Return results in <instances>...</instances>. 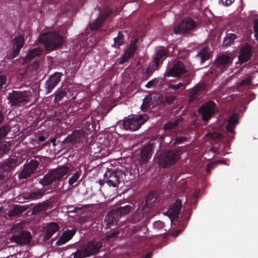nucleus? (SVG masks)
<instances>
[{"label":"nucleus","mask_w":258,"mask_h":258,"mask_svg":"<svg viewBox=\"0 0 258 258\" xmlns=\"http://www.w3.org/2000/svg\"><path fill=\"white\" fill-rule=\"evenodd\" d=\"M185 140L184 137H177L175 140L174 144H179Z\"/></svg>","instance_id":"obj_55"},{"label":"nucleus","mask_w":258,"mask_h":258,"mask_svg":"<svg viewBox=\"0 0 258 258\" xmlns=\"http://www.w3.org/2000/svg\"><path fill=\"white\" fill-rule=\"evenodd\" d=\"M41 51L38 48H34L29 51V52L25 57L24 61L27 62L33 59L35 56L41 54Z\"/></svg>","instance_id":"obj_34"},{"label":"nucleus","mask_w":258,"mask_h":258,"mask_svg":"<svg viewBox=\"0 0 258 258\" xmlns=\"http://www.w3.org/2000/svg\"><path fill=\"white\" fill-rule=\"evenodd\" d=\"M38 41L45 45L46 49L51 51L59 47L63 43L62 36L56 32H48L40 35Z\"/></svg>","instance_id":"obj_1"},{"label":"nucleus","mask_w":258,"mask_h":258,"mask_svg":"<svg viewBox=\"0 0 258 258\" xmlns=\"http://www.w3.org/2000/svg\"><path fill=\"white\" fill-rule=\"evenodd\" d=\"M182 208V204L179 200H176L172 205H171L167 212L169 217L171 219L178 218L180 210Z\"/></svg>","instance_id":"obj_25"},{"label":"nucleus","mask_w":258,"mask_h":258,"mask_svg":"<svg viewBox=\"0 0 258 258\" xmlns=\"http://www.w3.org/2000/svg\"><path fill=\"white\" fill-rule=\"evenodd\" d=\"M13 50L10 53L9 57L11 58H15L19 54L21 49L23 46L24 37L22 35L16 37L13 40Z\"/></svg>","instance_id":"obj_23"},{"label":"nucleus","mask_w":258,"mask_h":258,"mask_svg":"<svg viewBox=\"0 0 258 258\" xmlns=\"http://www.w3.org/2000/svg\"><path fill=\"white\" fill-rule=\"evenodd\" d=\"M176 97L172 95L166 96L165 97V101L166 103L170 104L172 103L175 100Z\"/></svg>","instance_id":"obj_49"},{"label":"nucleus","mask_w":258,"mask_h":258,"mask_svg":"<svg viewBox=\"0 0 258 258\" xmlns=\"http://www.w3.org/2000/svg\"><path fill=\"white\" fill-rule=\"evenodd\" d=\"M18 157L16 156L9 157L5 159L0 165V174L3 172H10L14 170L16 167L20 164Z\"/></svg>","instance_id":"obj_12"},{"label":"nucleus","mask_w":258,"mask_h":258,"mask_svg":"<svg viewBox=\"0 0 258 258\" xmlns=\"http://www.w3.org/2000/svg\"><path fill=\"white\" fill-rule=\"evenodd\" d=\"M148 119L149 117L146 114L134 116L133 117L125 118L122 125L126 130L136 131Z\"/></svg>","instance_id":"obj_7"},{"label":"nucleus","mask_w":258,"mask_h":258,"mask_svg":"<svg viewBox=\"0 0 258 258\" xmlns=\"http://www.w3.org/2000/svg\"><path fill=\"white\" fill-rule=\"evenodd\" d=\"M39 163L38 161L31 160L29 163L25 164L22 171L19 174V178L25 179L32 174L38 168Z\"/></svg>","instance_id":"obj_14"},{"label":"nucleus","mask_w":258,"mask_h":258,"mask_svg":"<svg viewBox=\"0 0 258 258\" xmlns=\"http://www.w3.org/2000/svg\"><path fill=\"white\" fill-rule=\"evenodd\" d=\"M67 111L63 109H59L54 113V116L56 117V120L60 122L62 120L66 119L67 118Z\"/></svg>","instance_id":"obj_38"},{"label":"nucleus","mask_w":258,"mask_h":258,"mask_svg":"<svg viewBox=\"0 0 258 258\" xmlns=\"http://www.w3.org/2000/svg\"><path fill=\"white\" fill-rule=\"evenodd\" d=\"M31 233L27 231H22L17 234L13 235L10 240L12 242H15L17 244H27L31 240Z\"/></svg>","instance_id":"obj_17"},{"label":"nucleus","mask_w":258,"mask_h":258,"mask_svg":"<svg viewBox=\"0 0 258 258\" xmlns=\"http://www.w3.org/2000/svg\"><path fill=\"white\" fill-rule=\"evenodd\" d=\"M60 227L55 222H51L47 224V225L44 228L45 229V236L44 238L46 240L49 239L52 236L58 231Z\"/></svg>","instance_id":"obj_28"},{"label":"nucleus","mask_w":258,"mask_h":258,"mask_svg":"<svg viewBox=\"0 0 258 258\" xmlns=\"http://www.w3.org/2000/svg\"><path fill=\"white\" fill-rule=\"evenodd\" d=\"M62 76V74L60 72H55L51 75L45 84V89L46 93H49L60 82V79Z\"/></svg>","instance_id":"obj_20"},{"label":"nucleus","mask_w":258,"mask_h":258,"mask_svg":"<svg viewBox=\"0 0 258 258\" xmlns=\"http://www.w3.org/2000/svg\"><path fill=\"white\" fill-rule=\"evenodd\" d=\"M125 43L124 35L121 32H119L117 36L114 38V43L112 47L119 48V47Z\"/></svg>","instance_id":"obj_33"},{"label":"nucleus","mask_w":258,"mask_h":258,"mask_svg":"<svg viewBox=\"0 0 258 258\" xmlns=\"http://www.w3.org/2000/svg\"><path fill=\"white\" fill-rule=\"evenodd\" d=\"M169 52L164 48L162 47L157 50L154 57V61L156 66H157L160 61L164 60L168 55Z\"/></svg>","instance_id":"obj_30"},{"label":"nucleus","mask_w":258,"mask_h":258,"mask_svg":"<svg viewBox=\"0 0 258 258\" xmlns=\"http://www.w3.org/2000/svg\"><path fill=\"white\" fill-rule=\"evenodd\" d=\"M81 174V171H77L74 175L69 178L68 183L70 185H72L75 182H76Z\"/></svg>","instance_id":"obj_44"},{"label":"nucleus","mask_w":258,"mask_h":258,"mask_svg":"<svg viewBox=\"0 0 258 258\" xmlns=\"http://www.w3.org/2000/svg\"><path fill=\"white\" fill-rule=\"evenodd\" d=\"M39 62L38 61H35L33 63H32L31 65V67L34 70H36L38 68Z\"/></svg>","instance_id":"obj_57"},{"label":"nucleus","mask_w":258,"mask_h":258,"mask_svg":"<svg viewBox=\"0 0 258 258\" xmlns=\"http://www.w3.org/2000/svg\"><path fill=\"white\" fill-rule=\"evenodd\" d=\"M153 146L151 144L145 146L140 152L138 157V162L141 165L146 164L151 158Z\"/></svg>","instance_id":"obj_16"},{"label":"nucleus","mask_w":258,"mask_h":258,"mask_svg":"<svg viewBox=\"0 0 258 258\" xmlns=\"http://www.w3.org/2000/svg\"><path fill=\"white\" fill-rule=\"evenodd\" d=\"M183 120V118L180 117L176 119L174 121H168L165 123L163 126V130L166 134H173L177 126Z\"/></svg>","instance_id":"obj_24"},{"label":"nucleus","mask_w":258,"mask_h":258,"mask_svg":"<svg viewBox=\"0 0 258 258\" xmlns=\"http://www.w3.org/2000/svg\"><path fill=\"white\" fill-rule=\"evenodd\" d=\"M45 140H46L45 138L43 136H39L38 137V141L40 142H44L45 141Z\"/></svg>","instance_id":"obj_60"},{"label":"nucleus","mask_w":258,"mask_h":258,"mask_svg":"<svg viewBox=\"0 0 258 258\" xmlns=\"http://www.w3.org/2000/svg\"><path fill=\"white\" fill-rule=\"evenodd\" d=\"M179 151L166 150L160 154L158 158V164L164 168H168L174 165L179 159Z\"/></svg>","instance_id":"obj_4"},{"label":"nucleus","mask_w":258,"mask_h":258,"mask_svg":"<svg viewBox=\"0 0 258 258\" xmlns=\"http://www.w3.org/2000/svg\"><path fill=\"white\" fill-rule=\"evenodd\" d=\"M152 73V70L150 68H148L145 72L147 76H150Z\"/></svg>","instance_id":"obj_58"},{"label":"nucleus","mask_w":258,"mask_h":258,"mask_svg":"<svg viewBox=\"0 0 258 258\" xmlns=\"http://www.w3.org/2000/svg\"><path fill=\"white\" fill-rule=\"evenodd\" d=\"M76 233L75 229H68L64 231L60 237L59 238L57 243L63 244L71 239Z\"/></svg>","instance_id":"obj_29"},{"label":"nucleus","mask_w":258,"mask_h":258,"mask_svg":"<svg viewBox=\"0 0 258 258\" xmlns=\"http://www.w3.org/2000/svg\"><path fill=\"white\" fill-rule=\"evenodd\" d=\"M252 55L251 48L249 45L243 47L239 52L238 59L241 63L248 61Z\"/></svg>","instance_id":"obj_26"},{"label":"nucleus","mask_w":258,"mask_h":258,"mask_svg":"<svg viewBox=\"0 0 258 258\" xmlns=\"http://www.w3.org/2000/svg\"><path fill=\"white\" fill-rule=\"evenodd\" d=\"M186 85L184 83H181L180 82L178 84L174 85V84H170L169 86V87L173 90H177L178 89H181V90H183L185 88Z\"/></svg>","instance_id":"obj_46"},{"label":"nucleus","mask_w":258,"mask_h":258,"mask_svg":"<svg viewBox=\"0 0 258 258\" xmlns=\"http://www.w3.org/2000/svg\"><path fill=\"white\" fill-rule=\"evenodd\" d=\"M153 195H149L145 203H143L142 208L139 209L132 215L130 218L131 222L135 223L142 219L144 216L147 214L150 209L155 206L154 202L155 199H154Z\"/></svg>","instance_id":"obj_5"},{"label":"nucleus","mask_w":258,"mask_h":258,"mask_svg":"<svg viewBox=\"0 0 258 258\" xmlns=\"http://www.w3.org/2000/svg\"><path fill=\"white\" fill-rule=\"evenodd\" d=\"M98 182L101 186L103 185L104 184V182H105V181L104 180V178L103 179V180L99 179L98 180Z\"/></svg>","instance_id":"obj_63"},{"label":"nucleus","mask_w":258,"mask_h":258,"mask_svg":"<svg viewBox=\"0 0 258 258\" xmlns=\"http://www.w3.org/2000/svg\"><path fill=\"white\" fill-rule=\"evenodd\" d=\"M119 218V216L115 210L113 209L107 213L105 218V220L106 222L107 225L111 224L113 225L114 223H117Z\"/></svg>","instance_id":"obj_32"},{"label":"nucleus","mask_w":258,"mask_h":258,"mask_svg":"<svg viewBox=\"0 0 258 258\" xmlns=\"http://www.w3.org/2000/svg\"><path fill=\"white\" fill-rule=\"evenodd\" d=\"M86 133L83 130H77L66 138L63 143L72 145L81 142L85 138Z\"/></svg>","instance_id":"obj_15"},{"label":"nucleus","mask_w":258,"mask_h":258,"mask_svg":"<svg viewBox=\"0 0 258 258\" xmlns=\"http://www.w3.org/2000/svg\"><path fill=\"white\" fill-rule=\"evenodd\" d=\"M133 209V206L131 205H125L115 209V211L120 217L121 215L128 214Z\"/></svg>","instance_id":"obj_35"},{"label":"nucleus","mask_w":258,"mask_h":258,"mask_svg":"<svg viewBox=\"0 0 258 258\" xmlns=\"http://www.w3.org/2000/svg\"><path fill=\"white\" fill-rule=\"evenodd\" d=\"M220 2L224 6H229L234 2V0H220Z\"/></svg>","instance_id":"obj_52"},{"label":"nucleus","mask_w":258,"mask_h":258,"mask_svg":"<svg viewBox=\"0 0 258 258\" xmlns=\"http://www.w3.org/2000/svg\"><path fill=\"white\" fill-rule=\"evenodd\" d=\"M198 56L200 57L201 61L204 62L209 58L210 54L206 48L202 49L198 54Z\"/></svg>","instance_id":"obj_42"},{"label":"nucleus","mask_w":258,"mask_h":258,"mask_svg":"<svg viewBox=\"0 0 258 258\" xmlns=\"http://www.w3.org/2000/svg\"><path fill=\"white\" fill-rule=\"evenodd\" d=\"M187 72L183 63L178 61L166 71L165 77H169L172 76L178 78L184 75Z\"/></svg>","instance_id":"obj_13"},{"label":"nucleus","mask_w":258,"mask_h":258,"mask_svg":"<svg viewBox=\"0 0 258 258\" xmlns=\"http://www.w3.org/2000/svg\"><path fill=\"white\" fill-rule=\"evenodd\" d=\"M119 234V232L118 231H114L110 233L107 237L108 239L114 238H115Z\"/></svg>","instance_id":"obj_54"},{"label":"nucleus","mask_w":258,"mask_h":258,"mask_svg":"<svg viewBox=\"0 0 258 258\" xmlns=\"http://www.w3.org/2000/svg\"><path fill=\"white\" fill-rule=\"evenodd\" d=\"M196 26V22L191 18H186L182 20L181 23L175 26L173 32L176 34H183L193 29Z\"/></svg>","instance_id":"obj_10"},{"label":"nucleus","mask_w":258,"mask_h":258,"mask_svg":"<svg viewBox=\"0 0 258 258\" xmlns=\"http://www.w3.org/2000/svg\"><path fill=\"white\" fill-rule=\"evenodd\" d=\"M71 88H60L57 89L54 93L55 97L54 101L55 103L58 104L59 102L61 101L63 98L68 95V93L69 92L71 93Z\"/></svg>","instance_id":"obj_31"},{"label":"nucleus","mask_w":258,"mask_h":258,"mask_svg":"<svg viewBox=\"0 0 258 258\" xmlns=\"http://www.w3.org/2000/svg\"><path fill=\"white\" fill-rule=\"evenodd\" d=\"M102 247V242L95 240L90 241L87 244L77 249L72 255L74 258H85L98 252Z\"/></svg>","instance_id":"obj_3"},{"label":"nucleus","mask_w":258,"mask_h":258,"mask_svg":"<svg viewBox=\"0 0 258 258\" xmlns=\"http://www.w3.org/2000/svg\"><path fill=\"white\" fill-rule=\"evenodd\" d=\"M50 203L49 202H43L41 203H39L35 206L32 210L33 213H37L41 211L46 210L50 205Z\"/></svg>","instance_id":"obj_37"},{"label":"nucleus","mask_w":258,"mask_h":258,"mask_svg":"<svg viewBox=\"0 0 258 258\" xmlns=\"http://www.w3.org/2000/svg\"><path fill=\"white\" fill-rule=\"evenodd\" d=\"M11 147V144L9 142L3 141L0 142V158L9 152Z\"/></svg>","instance_id":"obj_36"},{"label":"nucleus","mask_w":258,"mask_h":258,"mask_svg":"<svg viewBox=\"0 0 258 258\" xmlns=\"http://www.w3.org/2000/svg\"><path fill=\"white\" fill-rule=\"evenodd\" d=\"M105 111V109L103 106L98 107L95 111L93 113L92 115H90L88 116L84 120L83 122V127L88 131H89L91 128L93 130H95V121L96 120L94 119V117L96 114H99L100 116V118L99 119L97 120V121H99L100 119H103L104 116L108 113V111H107L105 114H103V112Z\"/></svg>","instance_id":"obj_8"},{"label":"nucleus","mask_w":258,"mask_h":258,"mask_svg":"<svg viewBox=\"0 0 258 258\" xmlns=\"http://www.w3.org/2000/svg\"><path fill=\"white\" fill-rule=\"evenodd\" d=\"M158 83V81L156 79H153L149 82L146 85V87L147 88H151L152 87H154L157 85Z\"/></svg>","instance_id":"obj_51"},{"label":"nucleus","mask_w":258,"mask_h":258,"mask_svg":"<svg viewBox=\"0 0 258 258\" xmlns=\"http://www.w3.org/2000/svg\"><path fill=\"white\" fill-rule=\"evenodd\" d=\"M253 30L256 39L258 41V19L255 20L253 22Z\"/></svg>","instance_id":"obj_50"},{"label":"nucleus","mask_w":258,"mask_h":258,"mask_svg":"<svg viewBox=\"0 0 258 258\" xmlns=\"http://www.w3.org/2000/svg\"><path fill=\"white\" fill-rule=\"evenodd\" d=\"M232 58L228 55L222 54L219 55L216 59L215 64L221 70L229 67L232 63Z\"/></svg>","instance_id":"obj_21"},{"label":"nucleus","mask_w":258,"mask_h":258,"mask_svg":"<svg viewBox=\"0 0 258 258\" xmlns=\"http://www.w3.org/2000/svg\"><path fill=\"white\" fill-rule=\"evenodd\" d=\"M151 97L147 96L143 100V102L142 105H141V109L142 110L145 111L148 108L151 107L152 104H151Z\"/></svg>","instance_id":"obj_40"},{"label":"nucleus","mask_w":258,"mask_h":258,"mask_svg":"<svg viewBox=\"0 0 258 258\" xmlns=\"http://www.w3.org/2000/svg\"><path fill=\"white\" fill-rule=\"evenodd\" d=\"M112 13V11L108 7H106L100 13L97 19L92 24L91 28L93 29H97L99 28L105 20L109 17Z\"/></svg>","instance_id":"obj_22"},{"label":"nucleus","mask_w":258,"mask_h":258,"mask_svg":"<svg viewBox=\"0 0 258 258\" xmlns=\"http://www.w3.org/2000/svg\"><path fill=\"white\" fill-rule=\"evenodd\" d=\"M82 58L80 57L79 56L77 55H75L74 58L73 59V64L74 66V70H78L82 63Z\"/></svg>","instance_id":"obj_45"},{"label":"nucleus","mask_w":258,"mask_h":258,"mask_svg":"<svg viewBox=\"0 0 258 258\" xmlns=\"http://www.w3.org/2000/svg\"><path fill=\"white\" fill-rule=\"evenodd\" d=\"M122 174L121 170L108 169L104 174V180L109 186L116 187L120 182Z\"/></svg>","instance_id":"obj_9"},{"label":"nucleus","mask_w":258,"mask_h":258,"mask_svg":"<svg viewBox=\"0 0 258 258\" xmlns=\"http://www.w3.org/2000/svg\"><path fill=\"white\" fill-rule=\"evenodd\" d=\"M56 139L55 138H53L50 140V142L52 143L53 146H55L56 145Z\"/></svg>","instance_id":"obj_62"},{"label":"nucleus","mask_w":258,"mask_h":258,"mask_svg":"<svg viewBox=\"0 0 258 258\" xmlns=\"http://www.w3.org/2000/svg\"><path fill=\"white\" fill-rule=\"evenodd\" d=\"M236 38V35L234 33L227 34L223 41V45L229 46Z\"/></svg>","instance_id":"obj_39"},{"label":"nucleus","mask_w":258,"mask_h":258,"mask_svg":"<svg viewBox=\"0 0 258 258\" xmlns=\"http://www.w3.org/2000/svg\"><path fill=\"white\" fill-rule=\"evenodd\" d=\"M6 77L5 76L0 75V91L3 88V85L6 82Z\"/></svg>","instance_id":"obj_53"},{"label":"nucleus","mask_w":258,"mask_h":258,"mask_svg":"<svg viewBox=\"0 0 258 258\" xmlns=\"http://www.w3.org/2000/svg\"><path fill=\"white\" fill-rule=\"evenodd\" d=\"M69 171L67 166L63 165L53 169L44 175L39 180V183L44 186L51 185L52 183L60 180Z\"/></svg>","instance_id":"obj_2"},{"label":"nucleus","mask_w":258,"mask_h":258,"mask_svg":"<svg viewBox=\"0 0 258 258\" xmlns=\"http://www.w3.org/2000/svg\"><path fill=\"white\" fill-rule=\"evenodd\" d=\"M205 89L203 84H198L193 88L189 90L188 102L191 103L195 100L200 99L203 96V92Z\"/></svg>","instance_id":"obj_19"},{"label":"nucleus","mask_w":258,"mask_h":258,"mask_svg":"<svg viewBox=\"0 0 258 258\" xmlns=\"http://www.w3.org/2000/svg\"><path fill=\"white\" fill-rule=\"evenodd\" d=\"M221 137V134L217 132H209L206 135V137L209 139H219Z\"/></svg>","instance_id":"obj_47"},{"label":"nucleus","mask_w":258,"mask_h":258,"mask_svg":"<svg viewBox=\"0 0 258 258\" xmlns=\"http://www.w3.org/2000/svg\"><path fill=\"white\" fill-rule=\"evenodd\" d=\"M45 189H37L30 192L18 197V200L20 203H24L25 200H36L41 199L45 194Z\"/></svg>","instance_id":"obj_18"},{"label":"nucleus","mask_w":258,"mask_h":258,"mask_svg":"<svg viewBox=\"0 0 258 258\" xmlns=\"http://www.w3.org/2000/svg\"><path fill=\"white\" fill-rule=\"evenodd\" d=\"M135 48L133 49L132 48H130L128 49L123 55L121 59V63L128 60L130 58L132 57L135 53Z\"/></svg>","instance_id":"obj_41"},{"label":"nucleus","mask_w":258,"mask_h":258,"mask_svg":"<svg viewBox=\"0 0 258 258\" xmlns=\"http://www.w3.org/2000/svg\"><path fill=\"white\" fill-rule=\"evenodd\" d=\"M152 254L151 252H149L147 253L145 256H144L143 258H151V257Z\"/></svg>","instance_id":"obj_64"},{"label":"nucleus","mask_w":258,"mask_h":258,"mask_svg":"<svg viewBox=\"0 0 258 258\" xmlns=\"http://www.w3.org/2000/svg\"><path fill=\"white\" fill-rule=\"evenodd\" d=\"M214 165V163H209L207 165L206 171L207 173L209 174L210 172V171L213 168Z\"/></svg>","instance_id":"obj_56"},{"label":"nucleus","mask_w":258,"mask_h":258,"mask_svg":"<svg viewBox=\"0 0 258 258\" xmlns=\"http://www.w3.org/2000/svg\"><path fill=\"white\" fill-rule=\"evenodd\" d=\"M10 129V126L7 124L0 127V140L8 135Z\"/></svg>","instance_id":"obj_43"},{"label":"nucleus","mask_w":258,"mask_h":258,"mask_svg":"<svg viewBox=\"0 0 258 258\" xmlns=\"http://www.w3.org/2000/svg\"><path fill=\"white\" fill-rule=\"evenodd\" d=\"M251 83V79L250 77H248L244 79H243L239 83V86H243L245 85H249Z\"/></svg>","instance_id":"obj_48"},{"label":"nucleus","mask_w":258,"mask_h":258,"mask_svg":"<svg viewBox=\"0 0 258 258\" xmlns=\"http://www.w3.org/2000/svg\"><path fill=\"white\" fill-rule=\"evenodd\" d=\"M4 119V114L1 110H0V123H1Z\"/></svg>","instance_id":"obj_61"},{"label":"nucleus","mask_w":258,"mask_h":258,"mask_svg":"<svg viewBox=\"0 0 258 258\" xmlns=\"http://www.w3.org/2000/svg\"><path fill=\"white\" fill-rule=\"evenodd\" d=\"M8 99L12 106H21L29 102L30 92L27 91H13L9 94Z\"/></svg>","instance_id":"obj_6"},{"label":"nucleus","mask_w":258,"mask_h":258,"mask_svg":"<svg viewBox=\"0 0 258 258\" xmlns=\"http://www.w3.org/2000/svg\"><path fill=\"white\" fill-rule=\"evenodd\" d=\"M239 115L237 113H233L228 120V124L226 125L227 132L230 134L235 133L234 129L238 123Z\"/></svg>","instance_id":"obj_27"},{"label":"nucleus","mask_w":258,"mask_h":258,"mask_svg":"<svg viewBox=\"0 0 258 258\" xmlns=\"http://www.w3.org/2000/svg\"><path fill=\"white\" fill-rule=\"evenodd\" d=\"M216 104L212 100H209L204 103L199 109V112L202 115L204 121L210 119L215 111Z\"/></svg>","instance_id":"obj_11"},{"label":"nucleus","mask_w":258,"mask_h":258,"mask_svg":"<svg viewBox=\"0 0 258 258\" xmlns=\"http://www.w3.org/2000/svg\"><path fill=\"white\" fill-rule=\"evenodd\" d=\"M86 222V219L85 217H81L79 220V222L80 224H84Z\"/></svg>","instance_id":"obj_59"}]
</instances>
